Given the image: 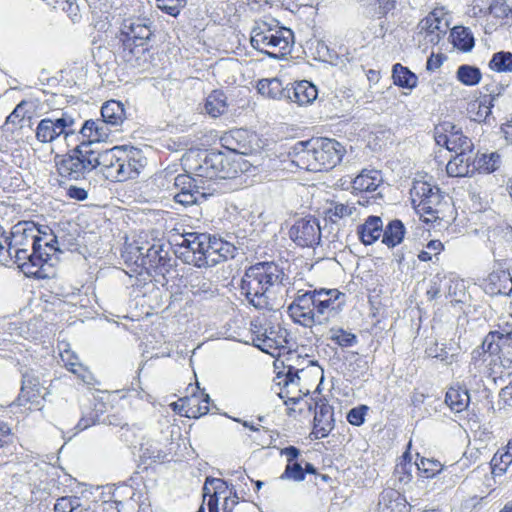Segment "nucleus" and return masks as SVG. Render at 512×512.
<instances>
[{
	"label": "nucleus",
	"mask_w": 512,
	"mask_h": 512,
	"mask_svg": "<svg viewBox=\"0 0 512 512\" xmlns=\"http://www.w3.org/2000/svg\"><path fill=\"white\" fill-rule=\"evenodd\" d=\"M287 276L275 262H258L246 269L240 284L241 293L258 310L272 309L271 298Z\"/></svg>",
	"instance_id": "obj_1"
},
{
	"label": "nucleus",
	"mask_w": 512,
	"mask_h": 512,
	"mask_svg": "<svg viewBox=\"0 0 512 512\" xmlns=\"http://www.w3.org/2000/svg\"><path fill=\"white\" fill-rule=\"evenodd\" d=\"M154 36L153 21L145 16L124 18L119 29L120 55L131 67L144 68L151 57L150 43Z\"/></svg>",
	"instance_id": "obj_2"
},
{
	"label": "nucleus",
	"mask_w": 512,
	"mask_h": 512,
	"mask_svg": "<svg viewBox=\"0 0 512 512\" xmlns=\"http://www.w3.org/2000/svg\"><path fill=\"white\" fill-rule=\"evenodd\" d=\"M344 153V146L335 139L313 138L295 143L288 156L300 169L319 172L334 168L340 163Z\"/></svg>",
	"instance_id": "obj_3"
},
{
	"label": "nucleus",
	"mask_w": 512,
	"mask_h": 512,
	"mask_svg": "<svg viewBox=\"0 0 512 512\" xmlns=\"http://www.w3.org/2000/svg\"><path fill=\"white\" fill-rule=\"evenodd\" d=\"M293 38L292 30L279 27L277 21H259L252 28L250 42L259 52L273 59H281L290 52Z\"/></svg>",
	"instance_id": "obj_4"
},
{
	"label": "nucleus",
	"mask_w": 512,
	"mask_h": 512,
	"mask_svg": "<svg viewBox=\"0 0 512 512\" xmlns=\"http://www.w3.org/2000/svg\"><path fill=\"white\" fill-rule=\"evenodd\" d=\"M40 233L41 231L32 221L17 223L12 227L9 236L5 235L3 230L2 242L4 250L9 254V258L7 260H0V262L3 265H8L10 262L26 260L29 251L44 243Z\"/></svg>",
	"instance_id": "obj_5"
},
{
	"label": "nucleus",
	"mask_w": 512,
	"mask_h": 512,
	"mask_svg": "<svg viewBox=\"0 0 512 512\" xmlns=\"http://www.w3.org/2000/svg\"><path fill=\"white\" fill-rule=\"evenodd\" d=\"M93 161V149H90V144L80 143L56 165L61 177L78 181L85 179L86 175L94 170Z\"/></svg>",
	"instance_id": "obj_6"
},
{
	"label": "nucleus",
	"mask_w": 512,
	"mask_h": 512,
	"mask_svg": "<svg viewBox=\"0 0 512 512\" xmlns=\"http://www.w3.org/2000/svg\"><path fill=\"white\" fill-rule=\"evenodd\" d=\"M209 243V234L188 232L180 236V241L176 242L175 254L178 258L187 264L196 267H206V244Z\"/></svg>",
	"instance_id": "obj_7"
},
{
	"label": "nucleus",
	"mask_w": 512,
	"mask_h": 512,
	"mask_svg": "<svg viewBox=\"0 0 512 512\" xmlns=\"http://www.w3.org/2000/svg\"><path fill=\"white\" fill-rule=\"evenodd\" d=\"M194 170L196 177L202 180L233 178L237 173V168L219 151L205 153Z\"/></svg>",
	"instance_id": "obj_8"
},
{
	"label": "nucleus",
	"mask_w": 512,
	"mask_h": 512,
	"mask_svg": "<svg viewBox=\"0 0 512 512\" xmlns=\"http://www.w3.org/2000/svg\"><path fill=\"white\" fill-rule=\"evenodd\" d=\"M317 318L321 325L336 318L346 305V295L338 289H313Z\"/></svg>",
	"instance_id": "obj_9"
},
{
	"label": "nucleus",
	"mask_w": 512,
	"mask_h": 512,
	"mask_svg": "<svg viewBox=\"0 0 512 512\" xmlns=\"http://www.w3.org/2000/svg\"><path fill=\"white\" fill-rule=\"evenodd\" d=\"M287 312L294 323L303 327L312 328L314 325H321L320 320L317 318L315 296L311 290L303 293L299 291L288 306Z\"/></svg>",
	"instance_id": "obj_10"
},
{
	"label": "nucleus",
	"mask_w": 512,
	"mask_h": 512,
	"mask_svg": "<svg viewBox=\"0 0 512 512\" xmlns=\"http://www.w3.org/2000/svg\"><path fill=\"white\" fill-rule=\"evenodd\" d=\"M174 187L177 190L173 196L175 202L184 206L198 204L208 195L204 180L188 174L177 175L174 179Z\"/></svg>",
	"instance_id": "obj_11"
},
{
	"label": "nucleus",
	"mask_w": 512,
	"mask_h": 512,
	"mask_svg": "<svg viewBox=\"0 0 512 512\" xmlns=\"http://www.w3.org/2000/svg\"><path fill=\"white\" fill-rule=\"evenodd\" d=\"M57 244L56 236H52L50 240H45L44 243L34 247L28 252V257L24 261L13 262L17 264L21 271L31 277L42 278L44 273L42 267L45 263L51 260L52 252L55 253L59 249L55 247Z\"/></svg>",
	"instance_id": "obj_12"
},
{
	"label": "nucleus",
	"mask_w": 512,
	"mask_h": 512,
	"mask_svg": "<svg viewBox=\"0 0 512 512\" xmlns=\"http://www.w3.org/2000/svg\"><path fill=\"white\" fill-rule=\"evenodd\" d=\"M76 120L68 112H63L60 117L44 118L36 128V139L42 143H50L60 135L66 137L75 133Z\"/></svg>",
	"instance_id": "obj_13"
},
{
	"label": "nucleus",
	"mask_w": 512,
	"mask_h": 512,
	"mask_svg": "<svg viewBox=\"0 0 512 512\" xmlns=\"http://www.w3.org/2000/svg\"><path fill=\"white\" fill-rule=\"evenodd\" d=\"M285 368L286 371L277 373V385L282 386L278 396L284 400L285 405H295L306 394L299 388L301 380L299 373L303 372V369L290 363Z\"/></svg>",
	"instance_id": "obj_14"
},
{
	"label": "nucleus",
	"mask_w": 512,
	"mask_h": 512,
	"mask_svg": "<svg viewBox=\"0 0 512 512\" xmlns=\"http://www.w3.org/2000/svg\"><path fill=\"white\" fill-rule=\"evenodd\" d=\"M290 239L300 247H314L321 240V228L318 220L312 216L295 221L289 229Z\"/></svg>",
	"instance_id": "obj_15"
},
{
	"label": "nucleus",
	"mask_w": 512,
	"mask_h": 512,
	"mask_svg": "<svg viewBox=\"0 0 512 512\" xmlns=\"http://www.w3.org/2000/svg\"><path fill=\"white\" fill-rule=\"evenodd\" d=\"M120 167L118 168L117 182H124L137 178L141 170L146 166V158L138 149L123 146L121 153Z\"/></svg>",
	"instance_id": "obj_16"
},
{
	"label": "nucleus",
	"mask_w": 512,
	"mask_h": 512,
	"mask_svg": "<svg viewBox=\"0 0 512 512\" xmlns=\"http://www.w3.org/2000/svg\"><path fill=\"white\" fill-rule=\"evenodd\" d=\"M123 146H115L104 151L93 149L94 169L100 168L102 175L109 181L117 182L118 168L120 167Z\"/></svg>",
	"instance_id": "obj_17"
},
{
	"label": "nucleus",
	"mask_w": 512,
	"mask_h": 512,
	"mask_svg": "<svg viewBox=\"0 0 512 512\" xmlns=\"http://www.w3.org/2000/svg\"><path fill=\"white\" fill-rule=\"evenodd\" d=\"M254 328L255 329H253L252 331L253 333L256 334V338L253 340L258 341V343H255V346H257L261 350L273 355V353L270 352L269 349L286 348L285 345L287 344L288 336V332L286 329H283L279 326H270L268 328H265L264 331L261 332L256 325H254Z\"/></svg>",
	"instance_id": "obj_18"
},
{
	"label": "nucleus",
	"mask_w": 512,
	"mask_h": 512,
	"mask_svg": "<svg viewBox=\"0 0 512 512\" xmlns=\"http://www.w3.org/2000/svg\"><path fill=\"white\" fill-rule=\"evenodd\" d=\"M312 435L322 439L329 435L334 427L333 409L324 399L315 402V415Z\"/></svg>",
	"instance_id": "obj_19"
},
{
	"label": "nucleus",
	"mask_w": 512,
	"mask_h": 512,
	"mask_svg": "<svg viewBox=\"0 0 512 512\" xmlns=\"http://www.w3.org/2000/svg\"><path fill=\"white\" fill-rule=\"evenodd\" d=\"M206 267L215 266L221 261L232 259L235 257L236 248L233 244L224 241L215 236L209 235V243L206 244Z\"/></svg>",
	"instance_id": "obj_20"
},
{
	"label": "nucleus",
	"mask_w": 512,
	"mask_h": 512,
	"mask_svg": "<svg viewBox=\"0 0 512 512\" xmlns=\"http://www.w3.org/2000/svg\"><path fill=\"white\" fill-rule=\"evenodd\" d=\"M109 124L101 120H86L80 129V134L83 139H87V141L83 140L81 143H89L90 149H94L92 146L95 143H100L106 141L109 137L110 130L108 129Z\"/></svg>",
	"instance_id": "obj_21"
},
{
	"label": "nucleus",
	"mask_w": 512,
	"mask_h": 512,
	"mask_svg": "<svg viewBox=\"0 0 512 512\" xmlns=\"http://www.w3.org/2000/svg\"><path fill=\"white\" fill-rule=\"evenodd\" d=\"M382 181L383 179L380 171L364 169L352 181V188L357 194L374 193Z\"/></svg>",
	"instance_id": "obj_22"
},
{
	"label": "nucleus",
	"mask_w": 512,
	"mask_h": 512,
	"mask_svg": "<svg viewBox=\"0 0 512 512\" xmlns=\"http://www.w3.org/2000/svg\"><path fill=\"white\" fill-rule=\"evenodd\" d=\"M289 90L288 100L299 106L312 104L318 96L316 86L307 80L291 84Z\"/></svg>",
	"instance_id": "obj_23"
},
{
	"label": "nucleus",
	"mask_w": 512,
	"mask_h": 512,
	"mask_svg": "<svg viewBox=\"0 0 512 512\" xmlns=\"http://www.w3.org/2000/svg\"><path fill=\"white\" fill-rule=\"evenodd\" d=\"M383 233V221L381 217L371 215L367 217L363 224L357 228V234L360 241L364 245H371L375 243Z\"/></svg>",
	"instance_id": "obj_24"
},
{
	"label": "nucleus",
	"mask_w": 512,
	"mask_h": 512,
	"mask_svg": "<svg viewBox=\"0 0 512 512\" xmlns=\"http://www.w3.org/2000/svg\"><path fill=\"white\" fill-rule=\"evenodd\" d=\"M473 151L458 152L446 166L450 177H465L473 174Z\"/></svg>",
	"instance_id": "obj_25"
},
{
	"label": "nucleus",
	"mask_w": 512,
	"mask_h": 512,
	"mask_svg": "<svg viewBox=\"0 0 512 512\" xmlns=\"http://www.w3.org/2000/svg\"><path fill=\"white\" fill-rule=\"evenodd\" d=\"M258 92L271 99H287L289 96V85L283 86V83L278 78L261 79L257 84Z\"/></svg>",
	"instance_id": "obj_26"
},
{
	"label": "nucleus",
	"mask_w": 512,
	"mask_h": 512,
	"mask_svg": "<svg viewBox=\"0 0 512 512\" xmlns=\"http://www.w3.org/2000/svg\"><path fill=\"white\" fill-rule=\"evenodd\" d=\"M435 141L439 146H445L451 152L473 151L474 145L470 138L463 133L452 134L448 136H435Z\"/></svg>",
	"instance_id": "obj_27"
},
{
	"label": "nucleus",
	"mask_w": 512,
	"mask_h": 512,
	"mask_svg": "<svg viewBox=\"0 0 512 512\" xmlns=\"http://www.w3.org/2000/svg\"><path fill=\"white\" fill-rule=\"evenodd\" d=\"M406 234V228L399 219H393L383 226L382 243L388 248H394L401 244Z\"/></svg>",
	"instance_id": "obj_28"
},
{
	"label": "nucleus",
	"mask_w": 512,
	"mask_h": 512,
	"mask_svg": "<svg viewBox=\"0 0 512 512\" xmlns=\"http://www.w3.org/2000/svg\"><path fill=\"white\" fill-rule=\"evenodd\" d=\"M121 256L127 267H129L132 272L142 274L144 246H140L138 243L127 244L124 247Z\"/></svg>",
	"instance_id": "obj_29"
},
{
	"label": "nucleus",
	"mask_w": 512,
	"mask_h": 512,
	"mask_svg": "<svg viewBox=\"0 0 512 512\" xmlns=\"http://www.w3.org/2000/svg\"><path fill=\"white\" fill-rule=\"evenodd\" d=\"M101 116L103 121L111 126L121 125L126 118L123 103L117 100L105 102L101 107Z\"/></svg>",
	"instance_id": "obj_30"
},
{
	"label": "nucleus",
	"mask_w": 512,
	"mask_h": 512,
	"mask_svg": "<svg viewBox=\"0 0 512 512\" xmlns=\"http://www.w3.org/2000/svg\"><path fill=\"white\" fill-rule=\"evenodd\" d=\"M504 339V333L490 331L483 339L481 346L472 352L473 358L475 359L486 353H489L490 356L498 355L501 352V342Z\"/></svg>",
	"instance_id": "obj_31"
},
{
	"label": "nucleus",
	"mask_w": 512,
	"mask_h": 512,
	"mask_svg": "<svg viewBox=\"0 0 512 512\" xmlns=\"http://www.w3.org/2000/svg\"><path fill=\"white\" fill-rule=\"evenodd\" d=\"M500 92L497 94H489L483 97V100L474 101L469 105V113L471 114V118L476 122L486 121L488 116L491 114V108L493 107V101L496 96H499Z\"/></svg>",
	"instance_id": "obj_32"
},
{
	"label": "nucleus",
	"mask_w": 512,
	"mask_h": 512,
	"mask_svg": "<svg viewBox=\"0 0 512 512\" xmlns=\"http://www.w3.org/2000/svg\"><path fill=\"white\" fill-rule=\"evenodd\" d=\"M451 42L454 47L464 52L471 51L475 45V40L469 28L456 26L450 32Z\"/></svg>",
	"instance_id": "obj_33"
},
{
	"label": "nucleus",
	"mask_w": 512,
	"mask_h": 512,
	"mask_svg": "<svg viewBox=\"0 0 512 512\" xmlns=\"http://www.w3.org/2000/svg\"><path fill=\"white\" fill-rule=\"evenodd\" d=\"M392 78L394 84L401 88L413 89L417 86V75L400 63L393 65Z\"/></svg>",
	"instance_id": "obj_34"
},
{
	"label": "nucleus",
	"mask_w": 512,
	"mask_h": 512,
	"mask_svg": "<svg viewBox=\"0 0 512 512\" xmlns=\"http://www.w3.org/2000/svg\"><path fill=\"white\" fill-rule=\"evenodd\" d=\"M470 402V396L466 389L451 387L445 396V403L454 412L465 410Z\"/></svg>",
	"instance_id": "obj_35"
},
{
	"label": "nucleus",
	"mask_w": 512,
	"mask_h": 512,
	"mask_svg": "<svg viewBox=\"0 0 512 512\" xmlns=\"http://www.w3.org/2000/svg\"><path fill=\"white\" fill-rule=\"evenodd\" d=\"M247 136L248 133L246 130L237 129L230 131L223 140L226 142V147L229 150L239 154H247L251 149L250 145L246 142Z\"/></svg>",
	"instance_id": "obj_36"
},
{
	"label": "nucleus",
	"mask_w": 512,
	"mask_h": 512,
	"mask_svg": "<svg viewBox=\"0 0 512 512\" xmlns=\"http://www.w3.org/2000/svg\"><path fill=\"white\" fill-rule=\"evenodd\" d=\"M40 380L30 372H25L22 375V386L19 399L30 401L40 394Z\"/></svg>",
	"instance_id": "obj_37"
},
{
	"label": "nucleus",
	"mask_w": 512,
	"mask_h": 512,
	"mask_svg": "<svg viewBox=\"0 0 512 512\" xmlns=\"http://www.w3.org/2000/svg\"><path fill=\"white\" fill-rule=\"evenodd\" d=\"M226 96L222 91H213L206 99L205 110L212 117L222 115L227 108Z\"/></svg>",
	"instance_id": "obj_38"
},
{
	"label": "nucleus",
	"mask_w": 512,
	"mask_h": 512,
	"mask_svg": "<svg viewBox=\"0 0 512 512\" xmlns=\"http://www.w3.org/2000/svg\"><path fill=\"white\" fill-rule=\"evenodd\" d=\"M500 163V155L497 152L482 154L473 159V169L484 173H492L499 168Z\"/></svg>",
	"instance_id": "obj_39"
},
{
	"label": "nucleus",
	"mask_w": 512,
	"mask_h": 512,
	"mask_svg": "<svg viewBox=\"0 0 512 512\" xmlns=\"http://www.w3.org/2000/svg\"><path fill=\"white\" fill-rule=\"evenodd\" d=\"M422 29L427 30V36L430 37V42H438L441 36L446 34L447 23H443L434 16H428L423 21Z\"/></svg>",
	"instance_id": "obj_40"
},
{
	"label": "nucleus",
	"mask_w": 512,
	"mask_h": 512,
	"mask_svg": "<svg viewBox=\"0 0 512 512\" xmlns=\"http://www.w3.org/2000/svg\"><path fill=\"white\" fill-rule=\"evenodd\" d=\"M456 77L466 86H475L481 81L482 73L478 67L464 64L458 67Z\"/></svg>",
	"instance_id": "obj_41"
},
{
	"label": "nucleus",
	"mask_w": 512,
	"mask_h": 512,
	"mask_svg": "<svg viewBox=\"0 0 512 512\" xmlns=\"http://www.w3.org/2000/svg\"><path fill=\"white\" fill-rule=\"evenodd\" d=\"M490 369L492 373L499 374L500 376L512 375V353H499L490 362Z\"/></svg>",
	"instance_id": "obj_42"
},
{
	"label": "nucleus",
	"mask_w": 512,
	"mask_h": 512,
	"mask_svg": "<svg viewBox=\"0 0 512 512\" xmlns=\"http://www.w3.org/2000/svg\"><path fill=\"white\" fill-rule=\"evenodd\" d=\"M164 244L154 243L148 247H144L143 271L151 274L157 265V258H161Z\"/></svg>",
	"instance_id": "obj_43"
},
{
	"label": "nucleus",
	"mask_w": 512,
	"mask_h": 512,
	"mask_svg": "<svg viewBox=\"0 0 512 512\" xmlns=\"http://www.w3.org/2000/svg\"><path fill=\"white\" fill-rule=\"evenodd\" d=\"M26 101H21L14 110L7 116L3 129L13 132L14 128H22V122L26 117L25 106Z\"/></svg>",
	"instance_id": "obj_44"
},
{
	"label": "nucleus",
	"mask_w": 512,
	"mask_h": 512,
	"mask_svg": "<svg viewBox=\"0 0 512 512\" xmlns=\"http://www.w3.org/2000/svg\"><path fill=\"white\" fill-rule=\"evenodd\" d=\"M489 67L497 72H512V53L500 51L492 56Z\"/></svg>",
	"instance_id": "obj_45"
},
{
	"label": "nucleus",
	"mask_w": 512,
	"mask_h": 512,
	"mask_svg": "<svg viewBox=\"0 0 512 512\" xmlns=\"http://www.w3.org/2000/svg\"><path fill=\"white\" fill-rule=\"evenodd\" d=\"M440 202V190H435V193H432V195L428 196L426 199L419 200L415 207L418 212L435 217V207L438 206Z\"/></svg>",
	"instance_id": "obj_46"
},
{
	"label": "nucleus",
	"mask_w": 512,
	"mask_h": 512,
	"mask_svg": "<svg viewBox=\"0 0 512 512\" xmlns=\"http://www.w3.org/2000/svg\"><path fill=\"white\" fill-rule=\"evenodd\" d=\"M511 463V451H506L505 453L501 454L496 453L490 462L492 474L495 476H500L504 474Z\"/></svg>",
	"instance_id": "obj_47"
},
{
	"label": "nucleus",
	"mask_w": 512,
	"mask_h": 512,
	"mask_svg": "<svg viewBox=\"0 0 512 512\" xmlns=\"http://www.w3.org/2000/svg\"><path fill=\"white\" fill-rule=\"evenodd\" d=\"M402 458L403 460L395 467L394 475L397 477L399 482L408 483L412 478L411 471L413 468L410 453L406 451Z\"/></svg>",
	"instance_id": "obj_48"
},
{
	"label": "nucleus",
	"mask_w": 512,
	"mask_h": 512,
	"mask_svg": "<svg viewBox=\"0 0 512 512\" xmlns=\"http://www.w3.org/2000/svg\"><path fill=\"white\" fill-rule=\"evenodd\" d=\"M416 467L426 478L435 476L443 469V465L438 460L428 459L425 457H422L419 462H416Z\"/></svg>",
	"instance_id": "obj_49"
},
{
	"label": "nucleus",
	"mask_w": 512,
	"mask_h": 512,
	"mask_svg": "<svg viewBox=\"0 0 512 512\" xmlns=\"http://www.w3.org/2000/svg\"><path fill=\"white\" fill-rule=\"evenodd\" d=\"M330 340L335 342L340 347H352L357 343V337L355 334L345 331L341 328L330 330Z\"/></svg>",
	"instance_id": "obj_50"
},
{
	"label": "nucleus",
	"mask_w": 512,
	"mask_h": 512,
	"mask_svg": "<svg viewBox=\"0 0 512 512\" xmlns=\"http://www.w3.org/2000/svg\"><path fill=\"white\" fill-rule=\"evenodd\" d=\"M489 13L501 20L512 17V0H494L489 6Z\"/></svg>",
	"instance_id": "obj_51"
},
{
	"label": "nucleus",
	"mask_w": 512,
	"mask_h": 512,
	"mask_svg": "<svg viewBox=\"0 0 512 512\" xmlns=\"http://www.w3.org/2000/svg\"><path fill=\"white\" fill-rule=\"evenodd\" d=\"M280 479L293 480L296 482L303 481L305 479V471L303 469L302 462L295 461L287 463L284 472L280 476Z\"/></svg>",
	"instance_id": "obj_52"
},
{
	"label": "nucleus",
	"mask_w": 512,
	"mask_h": 512,
	"mask_svg": "<svg viewBox=\"0 0 512 512\" xmlns=\"http://www.w3.org/2000/svg\"><path fill=\"white\" fill-rule=\"evenodd\" d=\"M355 210L356 208L354 205L335 202L332 204V207L328 209L327 214L329 215L330 220L335 222L336 219L351 216Z\"/></svg>",
	"instance_id": "obj_53"
},
{
	"label": "nucleus",
	"mask_w": 512,
	"mask_h": 512,
	"mask_svg": "<svg viewBox=\"0 0 512 512\" xmlns=\"http://www.w3.org/2000/svg\"><path fill=\"white\" fill-rule=\"evenodd\" d=\"M435 190H440L426 182H416L411 190L412 202L414 205L421 199H426L428 196L435 193Z\"/></svg>",
	"instance_id": "obj_54"
},
{
	"label": "nucleus",
	"mask_w": 512,
	"mask_h": 512,
	"mask_svg": "<svg viewBox=\"0 0 512 512\" xmlns=\"http://www.w3.org/2000/svg\"><path fill=\"white\" fill-rule=\"evenodd\" d=\"M156 2L161 11L173 17H177L187 4V0H156Z\"/></svg>",
	"instance_id": "obj_55"
},
{
	"label": "nucleus",
	"mask_w": 512,
	"mask_h": 512,
	"mask_svg": "<svg viewBox=\"0 0 512 512\" xmlns=\"http://www.w3.org/2000/svg\"><path fill=\"white\" fill-rule=\"evenodd\" d=\"M212 485L207 477L203 486V504L207 505L209 512H219L218 499L213 492Z\"/></svg>",
	"instance_id": "obj_56"
},
{
	"label": "nucleus",
	"mask_w": 512,
	"mask_h": 512,
	"mask_svg": "<svg viewBox=\"0 0 512 512\" xmlns=\"http://www.w3.org/2000/svg\"><path fill=\"white\" fill-rule=\"evenodd\" d=\"M79 507V497L64 496L57 499L54 512H75Z\"/></svg>",
	"instance_id": "obj_57"
},
{
	"label": "nucleus",
	"mask_w": 512,
	"mask_h": 512,
	"mask_svg": "<svg viewBox=\"0 0 512 512\" xmlns=\"http://www.w3.org/2000/svg\"><path fill=\"white\" fill-rule=\"evenodd\" d=\"M181 402V409L184 410V415L188 418H199V408L197 404L200 403V399L196 395L185 397L179 400Z\"/></svg>",
	"instance_id": "obj_58"
},
{
	"label": "nucleus",
	"mask_w": 512,
	"mask_h": 512,
	"mask_svg": "<svg viewBox=\"0 0 512 512\" xmlns=\"http://www.w3.org/2000/svg\"><path fill=\"white\" fill-rule=\"evenodd\" d=\"M287 354H288L287 358L285 360L281 361V364L283 365V369H284L283 371H286L285 366L289 363L302 368L303 371L305 370V368L314 365L313 360H311L307 357H302L301 355L297 354V352H295V351L289 350L287 352Z\"/></svg>",
	"instance_id": "obj_59"
},
{
	"label": "nucleus",
	"mask_w": 512,
	"mask_h": 512,
	"mask_svg": "<svg viewBox=\"0 0 512 512\" xmlns=\"http://www.w3.org/2000/svg\"><path fill=\"white\" fill-rule=\"evenodd\" d=\"M99 411L102 412V410L97 409L95 407V409L91 410L89 413H83V416L81 417V419L79 420L75 427V429H77V432L83 431L92 425L100 423L101 420L100 415L98 413Z\"/></svg>",
	"instance_id": "obj_60"
},
{
	"label": "nucleus",
	"mask_w": 512,
	"mask_h": 512,
	"mask_svg": "<svg viewBox=\"0 0 512 512\" xmlns=\"http://www.w3.org/2000/svg\"><path fill=\"white\" fill-rule=\"evenodd\" d=\"M173 258L169 254V250L164 245L163 252H161V258H157V265L154 267L153 272L164 275L169 272L173 267Z\"/></svg>",
	"instance_id": "obj_61"
},
{
	"label": "nucleus",
	"mask_w": 512,
	"mask_h": 512,
	"mask_svg": "<svg viewBox=\"0 0 512 512\" xmlns=\"http://www.w3.org/2000/svg\"><path fill=\"white\" fill-rule=\"evenodd\" d=\"M369 410L368 406L360 405L352 408L347 414V421L354 426H361L365 421V416Z\"/></svg>",
	"instance_id": "obj_62"
},
{
	"label": "nucleus",
	"mask_w": 512,
	"mask_h": 512,
	"mask_svg": "<svg viewBox=\"0 0 512 512\" xmlns=\"http://www.w3.org/2000/svg\"><path fill=\"white\" fill-rule=\"evenodd\" d=\"M140 451L141 457L153 461L162 460L165 457L164 452L153 445L147 446L142 444Z\"/></svg>",
	"instance_id": "obj_63"
},
{
	"label": "nucleus",
	"mask_w": 512,
	"mask_h": 512,
	"mask_svg": "<svg viewBox=\"0 0 512 512\" xmlns=\"http://www.w3.org/2000/svg\"><path fill=\"white\" fill-rule=\"evenodd\" d=\"M196 281L197 283L191 284L193 294H213V285L209 280L205 278H197Z\"/></svg>",
	"instance_id": "obj_64"
}]
</instances>
